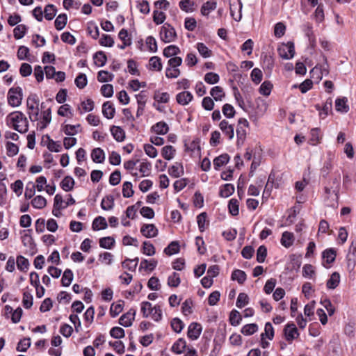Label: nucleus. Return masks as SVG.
Segmentation results:
<instances>
[{
	"mask_svg": "<svg viewBox=\"0 0 356 356\" xmlns=\"http://www.w3.org/2000/svg\"><path fill=\"white\" fill-rule=\"evenodd\" d=\"M6 120L10 127L21 134L26 133L29 129L27 118L21 111H15L10 113L7 116Z\"/></svg>",
	"mask_w": 356,
	"mask_h": 356,
	"instance_id": "obj_1",
	"label": "nucleus"
},
{
	"mask_svg": "<svg viewBox=\"0 0 356 356\" xmlns=\"http://www.w3.org/2000/svg\"><path fill=\"white\" fill-rule=\"evenodd\" d=\"M177 33L175 28L169 23H165L161 28L160 38L165 43L175 41L177 38Z\"/></svg>",
	"mask_w": 356,
	"mask_h": 356,
	"instance_id": "obj_2",
	"label": "nucleus"
},
{
	"mask_svg": "<svg viewBox=\"0 0 356 356\" xmlns=\"http://www.w3.org/2000/svg\"><path fill=\"white\" fill-rule=\"evenodd\" d=\"M22 88L19 86L11 88L8 92V102L13 107L19 106L22 104Z\"/></svg>",
	"mask_w": 356,
	"mask_h": 356,
	"instance_id": "obj_3",
	"label": "nucleus"
},
{
	"mask_svg": "<svg viewBox=\"0 0 356 356\" xmlns=\"http://www.w3.org/2000/svg\"><path fill=\"white\" fill-rule=\"evenodd\" d=\"M277 52L279 56L285 60H289L293 58L295 51L294 42L289 41L287 43H282L281 46L277 48Z\"/></svg>",
	"mask_w": 356,
	"mask_h": 356,
	"instance_id": "obj_4",
	"label": "nucleus"
},
{
	"mask_svg": "<svg viewBox=\"0 0 356 356\" xmlns=\"http://www.w3.org/2000/svg\"><path fill=\"white\" fill-rule=\"evenodd\" d=\"M283 335L286 341L291 343L300 335L298 330L293 322H289L285 325L283 329Z\"/></svg>",
	"mask_w": 356,
	"mask_h": 356,
	"instance_id": "obj_5",
	"label": "nucleus"
},
{
	"mask_svg": "<svg viewBox=\"0 0 356 356\" xmlns=\"http://www.w3.org/2000/svg\"><path fill=\"white\" fill-rule=\"evenodd\" d=\"M327 185L333 188L332 193L334 195V199L332 200L338 204L341 188V175L338 171L334 172V177L327 181Z\"/></svg>",
	"mask_w": 356,
	"mask_h": 356,
	"instance_id": "obj_6",
	"label": "nucleus"
},
{
	"mask_svg": "<svg viewBox=\"0 0 356 356\" xmlns=\"http://www.w3.org/2000/svg\"><path fill=\"white\" fill-rule=\"evenodd\" d=\"M202 331V327L200 323L192 322L188 327L187 337L191 340H197L200 336Z\"/></svg>",
	"mask_w": 356,
	"mask_h": 356,
	"instance_id": "obj_7",
	"label": "nucleus"
},
{
	"mask_svg": "<svg viewBox=\"0 0 356 356\" xmlns=\"http://www.w3.org/2000/svg\"><path fill=\"white\" fill-rule=\"evenodd\" d=\"M158 264L157 260L154 259H152L150 260H147L146 259H143L141 260L138 271L142 273L143 271H145L147 273L152 272L156 267Z\"/></svg>",
	"mask_w": 356,
	"mask_h": 356,
	"instance_id": "obj_8",
	"label": "nucleus"
},
{
	"mask_svg": "<svg viewBox=\"0 0 356 356\" xmlns=\"http://www.w3.org/2000/svg\"><path fill=\"white\" fill-rule=\"evenodd\" d=\"M142 235L147 238L156 237L159 230L154 224H143L140 228Z\"/></svg>",
	"mask_w": 356,
	"mask_h": 356,
	"instance_id": "obj_9",
	"label": "nucleus"
},
{
	"mask_svg": "<svg viewBox=\"0 0 356 356\" xmlns=\"http://www.w3.org/2000/svg\"><path fill=\"white\" fill-rule=\"evenodd\" d=\"M170 130L168 124L164 121H160L155 123L150 128V131L157 135H165Z\"/></svg>",
	"mask_w": 356,
	"mask_h": 356,
	"instance_id": "obj_10",
	"label": "nucleus"
},
{
	"mask_svg": "<svg viewBox=\"0 0 356 356\" xmlns=\"http://www.w3.org/2000/svg\"><path fill=\"white\" fill-rule=\"evenodd\" d=\"M184 151L186 152H194V151L196 149L197 151L198 155L200 157L201 156V147H200V142L201 140L200 138L196 137L193 139V140L191 142V145L188 146L187 143V140H185L184 141Z\"/></svg>",
	"mask_w": 356,
	"mask_h": 356,
	"instance_id": "obj_11",
	"label": "nucleus"
},
{
	"mask_svg": "<svg viewBox=\"0 0 356 356\" xmlns=\"http://www.w3.org/2000/svg\"><path fill=\"white\" fill-rule=\"evenodd\" d=\"M168 174L173 178H178L184 175V166L181 162H176L168 168Z\"/></svg>",
	"mask_w": 356,
	"mask_h": 356,
	"instance_id": "obj_12",
	"label": "nucleus"
},
{
	"mask_svg": "<svg viewBox=\"0 0 356 356\" xmlns=\"http://www.w3.org/2000/svg\"><path fill=\"white\" fill-rule=\"evenodd\" d=\"M219 127L222 133L227 136L229 140L233 139L234 136V129L233 124H229V122L226 120H223L220 122Z\"/></svg>",
	"mask_w": 356,
	"mask_h": 356,
	"instance_id": "obj_13",
	"label": "nucleus"
},
{
	"mask_svg": "<svg viewBox=\"0 0 356 356\" xmlns=\"http://www.w3.org/2000/svg\"><path fill=\"white\" fill-rule=\"evenodd\" d=\"M314 106L315 108L319 111V115L321 116L323 114L325 118L328 115L330 112H332V99L331 97L327 98L323 107H321L318 104H316Z\"/></svg>",
	"mask_w": 356,
	"mask_h": 356,
	"instance_id": "obj_14",
	"label": "nucleus"
},
{
	"mask_svg": "<svg viewBox=\"0 0 356 356\" xmlns=\"http://www.w3.org/2000/svg\"><path fill=\"white\" fill-rule=\"evenodd\" d=\"M335 109L340 113H348L350 110L348 104V98L346 97L337 98L335 100Z\"/></svg>",
	"mask_w": 356,
	"mask_h": 356,
	"instance_id": "obj_15",
	"label": "nucleus"
},
{
	"mask_svg": "<svg viewBox=\"0 0 356 356\" xmlns=\"http://www.w3.org/2000/svg\"><path fill=\"white\" fill-rule=\"evenodd\" d=\"M193 99L192 93L189 91H184L176 95V101L180 105H187Z\"/></svg>",
	"mask_w": 356,
	"mask_h": 356,
	"instance_id": "obj_16",
	"label": "nucleus"
},
{
	"mask_svg": "<svg viewBox=\"0 0 356 356\" xmlns=\"http://www.w3.org/2000/svg\"><path fill=\"white\" fill-rule=\"evenodd\" d=\"M337 257V250L334 248L325 249L322 252V259L325 260L327 264H331L335 261Z\"/></svg>",
	"mask_w": 356,
	"mask_h": 356,
	"instance_id": "obj_17",
	"label": "nucleus"
},
{
	"mask_svg": "<svg viewBox=\"0 0 356 356\" xmlns=\"http://www.w3.org/2000/svg\"><path fill=\"white\" fill-rule=\"evenodd\" d=\"M230 160V156L228 154L224 153L216 157L213 159V167L216 170H219L220 168L227 164Z\"/></svg>",
	"mask_w": 356,
	"mask_h": 356,
	"instance_id": "obj_18",
	"label": "nucleus"
},
{
	"mask_svg": "<svg viewBox=\"0 0 356 356\" xmlns=\"http://www.w3.org/2000/svg\"><path fill=\"white\" fill-rule=\"evenodd\" d=\"M186 341L184 338H179L172 345L171 351L177 355L183 353L186 349Z\"/></svg>",
	"mask_w": 356,
	"mask_h": 356,
	"instance_id": "obj_19",
	"label": "nucleus"
},
{
	"mask_svg": "<svg viewBox=\"0 0 356 356\" xmlns=\"http://www.w3.org/2000/svg\"><path fill=\"white\" fill-rule=\"evenodd\" d=\"M147 67L152 71L161 72L163 68L161 58L157 56H152L149 60V65Z\"/></svg>",
	"mask_w": 356,
	"mask_h": 356,
	"instance_id": "obj_20",
	"label": "nucleus"
},
{
	"mask_svg": "<svg viewBox=\"0 0 356 356\" xmlns=\"http://www.w3.org/2000/svg\"><path fill=\"white\" fill-rule=\"evenodd\" d=\"M295 237L292 232L285 231L282 233L280 243L286 248H290L294 242Z\"/></svg>",
	"mask_w": 356,
	"mask_h": 356,
	"instance_id": "obj_21",
	"label": "nucleus"
},
{
	"mask_svg": "<svg viewBox=\"0 0 356 356\" xmlns=\"http://www.w3.org/2000/svg\"><path fill=\"white\" fill-rule=\"evenodd\" d=\"M176 152V149L173 146L168 145L162 147L161 154L164 159L170 161L175 157Z\"/></svg>",
	"mask_w": 356,
	"mask_h": 356,
	"instance_id": "obj_22",
	"label": "nucleus"
},
{
	"mask_svg": "<svg viewBox=\"0 0 356 356\" xmlns=\"http://www.w3.org/2000/svg\"><path fill=\"white\" fill-rule=\"evenodd\" d=\"M217 1L216 0H209L204 3L201 7L200 12L203 16H208L209 13L216 10Z\"/></svg>",
	"mask_w": 356,
	"mask_h": 356,
	"instance_id": "obj_23",
	"label": "nucleus"
},
{
	"mask_svg": "<svg viewBox=\"0 0 356 356\" xmlns=\"http://www.w3.org/2000/svg\"><path fill=\"white\" fill-rule=\"evenodd\" d=\"M115 110L113 107V104L107 101L102 105V113L103 115L107 119H112L115 115Z\"/></svg>",
	"mask_w": 356,
	"mask_h": 356,
	"instance_id": "obj_24",
	"label": "nucleus"
},
{
	"mask_svg": "<svg viewBox=\"0 0 356 356\" xmlns=\"http://www.w3.org/2000/svg\"><path fill=\"white\" fill-rule=\"evenodd\" d=\"M180 252V245L178 241H171L167 247L164 248L163 252L168 255L171 256L177 254Z\"/></svg>",
	"mask_w": 356,
	"mask_h": 356,
	"instance_id": "obj_25",
	"label": "nucleus"
},
{
	"mask_svg": "<svg viewBox=\"0 0 356 356\" xmlns=\"http://www.w3.org/2000/svg\"><path fill=\"white\" fill-rule=\"evenodd\" d=\"M247 279V275L245 271L240 269H235L231 275V280L237 281L239 284H243Z\"/></svg>",
	"mask_w": 356,
	"mask_h": 356,
	"instance_id": "obj_26",
	"label": "nucleus"
},
{
	"mask_svg": "<svg viewBox=\"0 0 356 356\" xmlns=\"http://www.w3.org/2000/svg\"><path fill=\"white\" fill-rule=\"evenodd\" d=\"M340 275L338 272H334L327 280L326 286L328 289H335L339 284Z\"/></svg>",
	"mask_w": 356,
	"mask_h": 356,
	"instance_id": "obj_27",
	"label": "nucleus"
},
{
	"mask_svg": "<svg viewBox=\"0 0 356 356\" xmlns=\"http://www.w3.org/2000/svg\"><path fill=\"white\" fill-rule=\"evenodd\" d=\"M234 191L235 188L232 184H225L220 188L219 196L225 198L228 197L234 193Z\"/></svg>",
	"mask_w": 356,
	"mask_h": 356,
	"instance_id": "obj_28",
	"label": "nucleus"
},
{
	"mask_svg": "<svg viewBox=\"0 0 356 356\" xmlns=\"http://www.w3.org/2000/svg\"><path fill=\"white\" fill-rule=\"evenodd\" d=\"M91 158L93 162L102 163L105 159V154L103 149L99 147H97L92 150Z\"/></svg>",
	"mask_w": 356,
	"mask_h": 356,
	"instance_id": "obj_29",
	"label": "nucleus"
},
{
	"mask_svg": "<svg viewBox=\"0 0 356 356\" xmlns=\"http://www.w3.org/2000/svg\"><path fill=\"white\" fill-rule=\"evenodd\" d=\"M261 59L264 70H268L269 74H270L274 67V58L270 55L265 54L262 56Z\"/></svg>",
	"mask_w": 356,
	"mask_h": 356,
	"instance_id": "obj_30",
	"label": "nucleus"
},
{
	"mask_svg": "<svg viewBox=\"0 0 356 356\" xmlns=\"http://www.w3.org/2000/svg\"><path fill=\"white\" fill-rule=\"evenodd\" d=\"M226 327L227 325L224 321H221L219 323V326L217 329L216 334L214 339H218V341L224 343L226 339Z\"/></svg>",
	"mask_w": 356,
	"mask_h": 356,
	"instance_id": "obj_31",
	"label": "nucleus"
},
{
	"mask_svg": "<svg viewBox=\"0 0 356 356\" xmlns=\"http://www.w3.org/2000/svg\"><path fill=\"white\" fill-rule=\"evenodd\" d=\"M108 227V224L106 222V220L104 217L102 216H98L95 218L92 222V229L96 230H100V229H105Z\"/></svg>",
	"mask_w": 356,
	"mask_h": 356,
	"instance_id": "obj_32",
	"label": "nucleus"
},
{
	"mask_svg": "<svg viewBox=\"0 0 356 356\" xmlns=\"http://www.w3.org/2000/svg\"><path fill=\"white\" fill-rule=\"evenodd\" d=\"M207 218H208V216H207V212H205V211L200 213L197 216V223L198 225V229L200 232H204V230L206 229V227H205L206 223L207 225L209 223V220H207Z\"/></svg>",
	"mask_w": 356,
	"mask_h": 356,
	"instance_id": "obj_33",
	"label": "nucleus"
},
{
	"mask_svg": "<svg viewBox=\"0 0 356 356\" xmlns=\"http://www.w3.org/2000/svg\"><path fill=\"white\" fill-rule=\"evenodd\" d=\"M228 211L232 216H236L239 213V202L236 198H232L228 202Z\"/></svg>",
	"mask_w": 356,
	"mask_h": 356,
	"instance_id": "obj_34",
	"label": "nucleus"
},
{
	"mask_svg": "<svg viewBox=\"0 0 356 356\" xmlns=\"http://www.w3.org/2000/svg\"><path fill=\"white\" fill-rule=\"evenodd\" d=\"M242 316L236 309H232L229 313V321L232 326H237L241 323Z\"/></svg>",
	"mask_w": 356,
	"mask_h": 356,
	"instance_id": "obj_35",
	"label": "nucleus"
},
{
	"mask_svg": "<svg viewBox=\"0 0 356 356\" xmlns=\"http://www.w3.org/2000/svg\"><path fill=\"white\" fill-rule=\"evenodd\" d=\"M180 51H181L179 47L175 44H170L163 49V55L165 58H170L172 56L178 55Z\"/></svg>",
	"mask_w": 356,
	"mask_h": 356,
	"instance_id": "obj_36",
	"label": "nucleus"
},
{
	"mask_svg": "<svg viewBox=\"0 0 356 356\" xmlns=\"http://www.w3.org/2000/svg\"><path fill=\"white\" fill-rule=\"evenodd\" d=\"M93 59L96 65L103 67L106 63L107 57L104 51H99L93 55Z\"/></svg>",
	"mask_w": 356,
	"mask_h": 356,
	"instance_id": "obj_37",
	"label": "nucleus"
},
{
	"mask_svg": "<svg viewBox=\"0 0 356 356\" xmlns=\"http://www.w3.org/2000/svg\"><path fill=\"white\" fill-rule=\"evenodd\" d=\"M111 132L113 138L118 142L123 141L125 138V134L122 129L118 126H112Z\"/></svg>",
	"mask_w": 356,
	"mask_h": 356,
	"instance_id": "obj_38",
	"label": "nucleus"
},
{
	"mask_svg": "<svg viewBox=\"0 0 356 356\" xmlns=\"http://www.w3.org/2000/svg\"><path fill=\"white\" fill-rule=\"evenodd\" d=\"M273 88V85L270 81H265L261 84L259 88V92L265 97H268L270 95Z\"/></svg>",
	"mask_w": 356,
	"mask_h": 356,
	"instance_id": "obj_39",
	"label": "nucleus"
},
{
	"mask_svg": "<svg viewBox=\"0 0 356 356\" xmlns=\"http://www.w3.org/2000/svg\"><path fill=\"white\" fill-rule=\"evenodd\" d=\"M258 325L255 323L246 324L242 327L241 332L245 335L250 336L258 331Z\"/></svg>",
	"mask_w": 356,
	"mask_h": 356,
	"instance_id": "obj_40",
	"label": "nucleus"
},
{
	"mask_svg": "<svg viewBox=\"0 0 356 356\" xmlns=\"http://www.w3.org/2000/svg\"><path fill=\"white\" fill-rule=\"evenodd\" d=\"M210 95L216 102L222 100V99L225 96L223 88L218 86H214L211 89Z\"/></svg>",
	"mask_w": 356,
	"mask_h": 356,
	"instance_id": "obj_41",
	"label": "nucleus"
},
{
	"mask_svg": "<svg viewBox=\"0 0 356 356\" xmlns=\"http://www.w3.org/2000/svg\"><path fill=\"white\" fill-rule=\"evenodd\" d=\"M141 252L147 256H152L155 254V248L154 245L148 241H145L141 246Z\"/></svg>",
	"mask_w": 356,
	"mask_h": 356,
	"instance_id": "obj_42",
	"label": "nucleus"
},
{
	"mask_svg": "<svg viewBox=\"0 0 356 356\" xmlns=\"http://www.w3.org/2000/svg\"><path fill=\"white\" fill-rule=\"evenodd\" d=\"M56 13H57V9L55 7V6L53 4H48L44 7V18L47 20L50 21V20L53 19L55 17Z\"/></svg>",
	"mask_w": 356,
	"mask_h": 356,
	"instance_id": "obj_43",
	"label": "nucleus"
},
{
	"mask_svg": "<svg viewBox=\"0 0 356 356\" xmlns=\"http://www.w3.org/2000/svg\"><path fill=\"white\" fill-rule=\"evenodd\" d=\"M134 321V313L131 310L123 314L119 319V323L124 327H129L132 325Z\"/></svg>",
	"mask_w": 356,
	"mask_h": 356,
	"instance_id": "obj_44",
	"label": "nucleus"
},
{
	"mask_svg": "<svg viewBox=\"0 0 356 356\" xmlns=\"http://www.w3.org/2000/svg\"><path fill=\"white\" fill-rule=\"evenodd\" d=\"M67 22V16L65 13L58 15L54 22L55 28L60 31L65 28Z\"/></svg>",
	"mask_w": 356,
	"mask_h": 356,
	"instance_id": "obj_45",
	"label": "nucleus"
},
{
	"mask_svg": "<svg viewBox=\"0 0 356 356\" xmlns=\"http://www.w3.org/2000/svg\"><path fill=\"white\" fill-rule=\"evenodd\" d=\"M74 278V275L72 271L70 269H65L62 278H61V284L63 286L67 287L69 286Z\"/></svg>",
	"mask_w": 356,
	"mask_h": 356,
	"instance_id": "obj_46",
	"label": "nucleus"
},
{
	"mask_svg": "<svg viewBox=\"0 0 356 356\" xmlns=\"http://www.w3.org/2000/svg\"><path fill=\"white\" fill-rule=\"evenodd\" d=\"M184 322L178 317L173 318L170 322L172 330L176 333H180L184 328Z\"/></svg>",
	"mask_w": 356,
	"mask_h": 356,
	"instance_id": "obj_47",
	"label": "nucleus"
},
{
	"mask_svg": "<svg viewBox=\"0 0 356 356\" xmlns=\"http://www.w3.org/2000/svg\"><path fill=\"white\" fill-rule=\"evenodd\" d=\"M74 183L72 177L66 176L60 182V187L63 191L68 192L73 189Z\"/></svg>",
	"mask_w": 356,
	"mask_h": 356,
	"instance_id": "obj_48",
	"label": "nucleus"
},
{
	"mask_svg": "<svg viewBox=\"0 0 356 356\" xmlns=\"http://www.w3.org/2000/svg\"><path fill=\"white\" fill-rule=\"evenodd\" d=\"M275 335V330L270 322H267L265 324L264 332L261 334V338H268L269 340H273Z\"/></svg>",
	"mask_w": 356,
	"mask_h": 356,
	"instance_id": "obj_49",
	"label": "nucleus"
},
{
	"mask_svg": "<svg viewBox=\"0 0 356 356\" xmlns=\"http://www.w3.org/2000/svg\"><path fill=\"white\" fill-rule=\"evenodd\" d=\"M312 29V25L310 24H307V28L305 30V31L306 36L308 38L310 47L314 49L316 47V38Z\"/></svg>",
	"mask_w": 356,
	"mask_h": 356,
	"instance_id": "obj_50",
	"label": "nucleus"
},
{
	"mask_svg": "<svg viewBox=\"0 0 356 356\" xmlns=\"http://www.w3.org/2000/svg\"><path fill=\"white\" fill-rule=\"evenodd\" d=\"M332 169V164L330 159L325 161L323 167L320 170V177L326 179L330 174V170Z\"/></svg>",
	"mask_w": 356,
	"mask_h": 356,
	"instance_id": "obj_51",
	"label": "nucleus"
},
{
	"mask_svg": "<svg viewBox=\"0 0 356 356\" xmlns=\"http://www.w3.org/2000/svg\"><path fill=\"white\" fill-rule=\"evenodd\" d=\"M16 263L19 270L25 272L29 269V261L24 257L22 255L17 256Z\"/></svg>",
	"mask_w": 356,
	"mask_h": 356,
	"instance_id": "obj_52",
	"label": "nucleus"
},
{
	"mask_svg": "<svg viewBox=\"0 0 356 356\" xmlns=\"http://www.w3.org/2000/svg\"><path fill=\"white\" fill-rule=\"evenodd\" d=\"M29 119L32 122L39 120V108L38 106L31 105L27 106Z\"/></svg>",
	"mask_w": 356,
	"mask_h": 356,
	"instance_id": "obj_53",
	"label": "nucleus"
},
{
	"mask_svg": "<svg viewBox=\"0 0 356 356\" xmlns=\"http://www.w3.org/2000/svg\"><path fill=\"white\" fill-rule=\"evenodd\" d=\"M152 18H153V22L156 25H160L165 22V20L166 19V15L163 11H159L157 10H154L153 11Z\"/></svg>",
	"mask_w": 356,
	"mask_h": 356,
	"instance_id": "obj_54",
	"label": "nucleus"
},
{
	"mask_svg": "<svg viewBox=\"0 0 356 356\" xmlns=\"http://www.w3.org/2000/svg\"><path fill=\"white\" fill-rule=\"evenodd\" d=\"M80 127L81 124H79L76 125L65 124L63 127L62 130L67 136H74L79 131L78 129Z\"/></svg>",
	"mask_w": 356,
	"mask_h": 356,
	"instance_id": "obj_55",
	"label": "nucleus"
},
{
	"mask_svg": "<svg viewBox=\"0 0 356 356\" xmlns=\"http://www.w3.org/2000/svg\"><path fill=\"white\" fill-rule=\"evenodd\" d=\"M251 80L256 85L261 83L263 79V73L259 68H254L250 74Z\"/></svg>",
	"mask_w": 356,
	"mask_h": 356,
	"instance_id": "obj_56",
	"label": "nucleus"
},
{
	"mask_svg": "<svg viewBox=\"0 0 356 356\" xmlns=\"http://www.w3.org/2000/svg\"><path fill=\"white\" fill-rule=\"evenodd\" d=\"M268 250L264 245H260L257 250V261L264 263L267 257Z\"/></svg>",
	"mask_w": 356,
	"mask_h": 356,
	"instance_id": "obj_57",
	"label": "nucleus"
},
{
	"mask_svg": "<svg viewBox=\"0 0 356 356\" xmlns=\"http://www.w3.org/2000/svg\"><path fill=\"white\" fill-rule=\"evenodd\" d=\"M31 204L34 208L41 209L46 206L47 200L42 195H37L32 200Z\"/></svg>",
	"mask_w": 356,
	"mask_h": 356,
	"instance_id": "obj_58",
	"label": "nucleus"
},
{
	"mask_svg": "<svg viewBox=\"0 0 356 356\" xmlns=\"http://www.w3.org/2000/svg\"><path fill=\"white\" fill-rule=\"evenodd\" d=\"M222 111L223 115L227 118H233L235 116L236 111L234 108V106L232 104H225L222 107Z\"/></svg>",
	"mask_w": 356,
	"mask_h": 356,
	"instance_id": "obj_59",
	"label": "nucleus"
},
{
	"mask_svg": "<svg viewBox=\"0 0 356 356\" xmlns=\"http://www.w3.org/2000/svg\"><path fill=\"white\" fill-rule=\"evenodd\" d=\"M115 244V239L111 236L103 237L99 239V246L104 249H111Z\"/></svg>",
	"mask_w": 356,
	"mask_h": 356,
	"instance_id": "obj_60",
	"label": "nucleus"
},
{
	"mask_svg": "<svg viewBox=\"0 0 356 356\" xmlns=\"http://www.w3.org/2000/svg\"><path fill=\"white\" fill-rule=\"evenodd\" d=\"M181 283L179 274L173 272L168 278V285L170 287H177Z\"/></svg>",
	"mask_w": 356,
	"mask_h": 356,
	"instance_id": "obj_61",
	"label": "nucleus"
},
{
	"mask_svg": "<svg viewBox=\"0 0 356 356\" xmlns=\"http://www.w3.org/2000/svg\"><path fill=\"white\" fill-rule=\"evenodd\" d=\"M197 49L200 54L204 58H209L212 55V51L210 50L204 43L198 42Z\"/></svg>",
	"mask_w": 356,
	"mask_h": 356,
	"instance_id": "obj_62",
	"label": "nucleus"
},
{
	"mask_svg": "<svg viewBox=\"0 0 356 356\" xmlns=\"http://www.w3.org/2000/svg\"><path fill=\"white\" fill-rule=\"evenodd\" d=\"M195 5V2L193 0H181L179 3L180 9L186 13L193 12L192 7Z\"/></svg>",
	"mask_w": 356,
	"mask_h": 356,
	"instance_id": "obj_63",
	"label": "nucleus"
},
{
	"mask_svg": "<svg viewBox=\"0 0 356 356\" xmlns=\"http://www.w3.org/2000/svg\"><path fill=\"white\" fill-rule=\"evenodd\" d=\"M204 80L208 84L213 85L219 82L220 76L217 73L210 72L204 75Z\"/></svg>",
	"mask_w": 356,
	"mask_h": 356,
	"instance_id": "obj_64",
	"label": "nucleus"
}]
</instances>
